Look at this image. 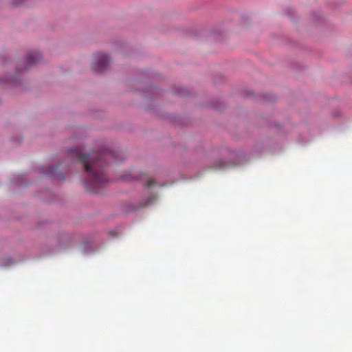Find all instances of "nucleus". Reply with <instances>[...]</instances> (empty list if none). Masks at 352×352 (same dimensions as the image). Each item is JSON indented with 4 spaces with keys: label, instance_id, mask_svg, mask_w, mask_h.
<instances>
[{
    "label": "nucleus",
    "instance_id": "39448f33",
    "mask_svg": "<svg viewBox=\"0 0 352 352\" xmlns=\"http://www.w3.org/2000/svg\"><path fill=\"white\" fill-rule=\"evenodd\" d=\"M55 170L54 167H49L47 172H46V174L51 175L52 177H54V172Z\"/></svg>",
    "mask_w": 352,
    "mask_h": 352
},
{
    "label": "nucleus",
    "instance_id": "20e7f679",
    "mask_svg": "<svg viewBox=\"0 0 352 352\" xmlns=\"http://www.w3.org/2000/svg\"><path fill=\"white\" fill-rule=\"evenodd\" d=\"M155 184V181L153 180L152 179H148L146 180V186L147 188H151L153 186V185Z\"/></svg>",
    "mask_w": 352,
    "mask_h": 352
},
{
    "label": "nucleus",
    "instance_id": "f03ea898",
    "mask_svg": "<svg viewBox=\"0 0 352 352\" xmlns=\"http://www.w3.org/2000/svg\"><path fill=\"white\" fill-rule=\"evenodd\" d=\"M96 60L93 63V69L96 72H102L109 63V58L104 54H96Z\"/></svg>",
    "mask_w": 352,
    "mask_h": 352
},
{
    "label": "nucleus",
    "instance_id": "7ed1b4c3",
    "mask_svg": "<svg viewBox=\"0 0 352 352\" xmlns=\"http://www.w3.org/2000/svg\"><path fill=\"white\" fill-rule=\"evenodd\" d=\"M41 59V54L38 52H32L28 54L27 64L25 68L28 69L30 66L38 63Z\"/></svg>",
    "mask_w": 352,
    "mask_h": 352
},
{
    "label": "nucleus",
    "instance_id": "f257e3e1",
    "mask_svg": "<svg viewBox=\"0 0 352 352\" xmlns=\"http://www.w3.org/2000/svg\"><path fill=\"white\" fill-rule=\"evenodd\" d=\"M70 156L74 160L82 164L87 178L85 180L86 188L91 192L97 193L109 182L104 172V166L109 160L117 162L116 153L113 151L104 150L102 153L93 152L84 154L79 148L69 151Z\"/></svg>",
    "mask_w": 352,
    "mask_h": 352
}]
</instances>
